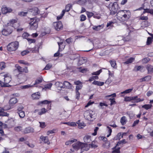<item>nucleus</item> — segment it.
Listing matches in <instances>:
<instances>
[{
	"label": "nucleus",
	"instance_id": "20e7f679",
	"mask_svg": "<svg viewBox=\"0 0 153 153\" xmlns=\"http://www.w3.org/2000/svg\"><path fill=\"white\" fill-rule=\"evenodd\" d=\"M19 45V43L17 41L11 42L7 45V50L10 52L15 51L17 49Z\"/></svg>",
	"mask_w": 153,
	"mask_h": 153
},
{
	"label": "nucleus",
	"instance_id": "0eeeda50",
	"mask_svg": "<svg viewBox=\"0 0 153 153\" xmlns=\"http://www.w3.org/2000/svg\"><path fill=\"white\" fill-rule=\"evenodd\" d=\"M17 22V19H11L7 23V25L10 28L13 27L16 28L18 26V24Z\"/></svg>",
	"mask_w": 153,
	"mask_h": 153
},
{
	"label": "nucleus",
	"instance_id": "72a5a7b5",
	"mask_svg": "<svg viewBox=\"0 0 153 153\" xmlns=\"http://www.w3.org/2000/svg\"><path fill=\"white\" fill-rule=\"evenodd\" d=\"M114 22L112 21H110L107 23L106 27H108V29H111L113 27V24Z\"/></svg>",
	"mask_w": 153,
	"mask_h": 153
},
{
	"label": "nucleus",
	"instance_id": "aec40b11",
	"mask_svg": "<svg viewBox=\"0 0 153 153\" xmlns=\"http://www.w3.org/2000/svg\"><path fill=\"white\" fill-rule=\"evenodd\" d=\"M17 102V100L15 97L11 98L9 100V102L10 105H13Z\"/></svg>",
	"mask_w": 153,
	"mask_h": 153
},
{
	"label": "nucleus",
	"instance_id": "f03ea898",
	"mask_svg": "<svg viewBox=\"0 0 153 153\" xmlns=\"http://www.w3.org/2000/svg\"><path fill=\"white\" fill-rule=\"evenodd\" d=\"M117 16V19L120 21H125L130 18L131 13L129 10H121L118 12Z\"/></svg>",
	"mask_w": 153,
	"mask_h": 153
},
{
	"label": "nucleus",
	"instance_id": "f8f14e48",
	"mask_svg": "<svg viewBox=\"0 0 153 153\" xmlns=\"http://www.w3.org/2000/svg\"><path fill=\"white\" fill-rule=\"evenodd\" d=\"M33 132V129L30 127L26 128L23 131V132L25 134L32 133Z\"/></svg>",
	"mask_w": 153,
	"mask_h": 153
},
{
	"label": "nucleus",
	"instance_id": "423d86ee",
	"mask_svg": "<svg viewBox=\"0 0 153 153\" xmlns=\"http://www.w3.org/2000/svg\"><path fill=\"white\" fill-rule=\"evenodd\" d=\"M82 143L78 142L72 145L73 149H70L68 153H75V151H77L79 149H81V146Z\"/></svg>",
	"mask_w": 153,
	"mask_h": 153
},
{
	"label": "nucleus",
	"instance_id": "7c9ffc66",
	"mask_svg": "<svg viewBox=\"0 0 153 153\" xmlns=\"http://www.w3.org/2000/svg\"><path fill=\"white\" fill-rule=\"evenodd\" d=\"M135 59V58L133 57H131L128 59V60L125 62H124V63L125 64H127L129 63H131L133 62Z\"/></svg>",
	"mask_w": 153,
	"mask_h": 153
},
{
	"label": "nucleus",
	"instance_id": "e433bc0d",
	"mask_svg": "<svg viewBox=\"0 0 153 153\" xmlns=\"http://www.w3.org/2000/svg\"><path fill=\"white\" fill-rule=\"evenodd\" d=\"M86 0H79L76 1L77 4L80 5H83L86 2Z\"/></svg>",
	"mask_w": 153,
	"mask_h": 153
},
{
	"label": "nucleus",
	"instance_id": "f257e3e1",
	"mask_svg": "<svg viewBox=\"0 0 153 153\" xmlns=\"http://www.w3.org/2000/svg\"><path fill=\"white\" fill-rule=\"evenodd\" d=\"M0 85L2 87H8V83L11 80L10 74L8 73L0 74Z\"/></svg>",
	"mask_w": 153,
	"mask_h": 153
},
{
	"label": "nucleus",
	"instance_id": "9b49d317",
	"mask_svg": "<svg viewBox=\"0 0 153 153\" xmlns=\"http://www.w3.org/2000/svg\"><path fill=\"white\" fill-rule=\"evenodd\" d=\"M12 9L9 7H3L2 8L1 11L3 14H6L7 13L10 12L12 11Z\"/></svg>",
	"mask_w": 153,
	"mask_h": 153
},
{
	"label": "nucleus",
	"instance_id": "5fc2aeb1",
	"mask_svg": "<svg viewBox=\"0 0 153 153\" xmlns=\"http://www.w3.org/2000/svg\"><path fill=\"white\" fill-rule=\"evenodd\" d=\"M98 79V77L97 76H92L91 77L88 81L90 82L92 81L94 79Z\"/></svg>",
	"mask_w": 153,
	"mask_h": 153
},
{
	"label": "nucleus",
	"instance_id": "4d7b16f0",
	"mask_svg": "<svg viewBox=\"0 0 153 153\" xmlns=\"http://www.w3.org/2000/svg\"><path fill=\"white\" fill-rule=\"evenodd\" d=\"M27 12L22 11L19 12V15L20 16H26Z\"/></svg>",
	"mask_w": 153,
	"mask_h": 153
},
{
	"label": "nucleus",
	"instance_id": "4468645a",
	"mask_svg": "<svg viewBox=\"0 0 153 153\" xmlns=\"http://www.w3.org/2000/svg\"><path fill=\"white\" fill-rule=\"evenodd\" d=\"M55 85L56 87L57 88L59 89H61L62 88H64L63 87V84L62 82H57L55 83Z\"/></svg>",
	"mask_w": 153,
	"mask_h": 153
},
{
	"label": "nucleus",
	"instance_id": "603ef678",
	"mask_svg": "<svg viewBox=\"0 0 153 153\" xmlns=\"http://www.w3.org/2000/svg\"><path fill=\"white\" fill-rule=\"evenodd\" d=\"M52 65L51 64H48L44 68V69L45 70H49L52 67Z\"/></svg>",
	"mask_w": 153,
	"mask_h": 153
},
{
	"label": "nucleus",
	"instance_id": "bb28decb",
	"mask_svg": "<svg viewBox=\"0 0 153 153\" xmlns=\"http://www.w3.org/2000/svg\"><path fill=\"white\" fill-rule=\"evenodd\" d=\"M136 97H125L124 100L125 101H130L131 100H134L135 99Z\"/></svg>",
	"mask_w": 153,
	"mask_h": 153
},
{
	"label": "nucleus",
	"instance_id": "393cba45",
	"mask_svg": "<svg viewBox=\"0 0 153 153\" xmlns=\"http://www.w3.org/2000/svg\"><path fill=\"white\" fill-rule=\"evenodd\" d=\"M92 84L99 86H102L104 85V82H102L94 81L92 82Z\"/></svg>",
	"mask_w": 153,
	"mask_h": 153
},
{
	"label": "nucleus",
	"instance_id": "9d476101",
	"mask_svg": "<svg viewBox=\"0 0 153 153\" xmlns=\"http://www.w3.org/2000/svg\"><path fill=\"white\" fill-rule=\"evenodd\" d=\"M81 152L84 151H88L90 148V146L89 144L82 143V145H81Z\"/></svg>",
	"mask_w": 153,
	"mask_h": 153
},
{
	"label": "nucleus",
	"instance_id": "a19ab883",
	"mask_svg": "<svg viewBox=\"0 0 153 153\" xmlns=\"http://www.w3.org/2000/svg\"><path fill=\"white\" fill-rule=\"evenodd\" d=\"M65 13V10H63L62 12L60 14V15L58 16L57 17V20H59L61 19L63 16L64 15Z\"/></svg>",
	"mask_w": 153,
	"mask_h": 153
},
{
	"label": "nucleus",
	"instance_id": "7ed1b4c3",
	"mask_svg": "<svg viewBox=\"0 0 153 153\" xmlns=\"http://www.w3.org/2000/svg\"><path fill=\"white\" fill-rule=\"evenodd\" d=\"M85 118L87 120L92 121L96 118V115L95 112L91 110L85 111L84 114Z\"/></svg>",
	"mask_w": 153,
	"mask_h": 153
},
{
	"label": "nucleus",
	"instance_id": "2eb2a0df",
	"mask_svg": "<svg viewBox=\"0 0 153 153\" xmlns=\"http://www.w3.org/2000/svg\"><path fill=\"white\" fill-rule=\"evenodd\" d=\"M84 141L85 143H89L91 141V137L88 135H85L83 138Z\"/></svg>",
	"mask_w": 153,
	"mask_h": 153
},
{
	"label": "nucleus",
	"instance_id": "f3484780",
	"mask_svg": "<svg viewBox=\"0 0 153 153\" xmlns=\"http://www.w3.org/2000/svg\"><path fill=\"white\" fill-rule=\"evenodd\" d=\"M90 146V147L93 149L96 148L98 146V143L97 141H93L91 144H89Z\"/></svg>",
	"mask_w": 153,
	"mask_h": 153
},
{
	"label": "nucleus",
	"instance_id": "bf43d9fd",
	"mask_svg": "<svg viewBox=\"0 0 153 153\" xmlns=\"http://www.w3.org/2000/svg\"><path fill=\"white\" fill-rule=\"evenodd\" d=\"M86 14L88 16V17L89 18L91 17L94 15L93 13L92 12H90L88 11L86 12Z\"/></svg>",
	"mask_w": 153,
	"mask_h": 153
},
{
	"label": "nucleus",
	"instance_id": "c756f323",
	"mask_svg": "<svg viewBox=\"0 0 153 153\" xmlns=\"http://www.w3.org/2000/svg\"><path fill=\"white\" fill-rule=\"evenodd\" d=\"M52 85V84L51 83H49L46 84L45 85V87L44 88H43L42 90H46V89H50L51 88Z\"/></svg>",
	"mask_w": 153,
	"mask_h": 153
},
{
	"label": "nucleus",
	"instance_id": "b1692460",
	"mask_svg": "<svg viewBox=\"0 0 153 153\" xmlns=\"http://www.w3.org/2000/svg\"><path fill=\"white\" fill-rule=\"evenodd\" d=\"M144 68L143 66H136L135 67L134 70L136 71H140L143 72L144 71Z\"/></svg>",
	"mask_w": 153,
	"mask_h": 153
},
{
	"label": "nucleus",
	"instance_id": "c9c22d12",
	"mask_svg": "<svg viewBox=\"0 0 153 153\" xmlns=\"http://www.w3.org/2000/svg\"><path fill=\"white\" fill-rule=\"evenodd\" d=\"M47 111V110L45 108H42L38 113V115H41L45 113Z\"/></svg>",
	"mask_w": 153,
	"mask_h": 153
},
{
	"label": "nucleus",
	"instance_id": "dca6fc26",
	"mask_svg": "<svg viewBox=\"0 0 153 153\" xmlns=\"http://www.w3.org/2000/svg\"><path fill=\"white\" fill-rule=\"evenodd\" d=\"M32 97L33 99H38L40 97V93L39 92L33 93L32 95Z\"/></svg>",
	"mask_w": 153,
	"mask_h": 153
},
{
	"label": "nucleus",
	"instance_id": "8fccbe9b",
	"mask_svg": "<svg viewBox=\"0 0 153 153\" xmlns=\"http://www.w3.org/2000/svg\"><path fill=\"white\" fill-rule=\"evenodd\" d=\"M18 114H19L20 117L21 118H24L25 116V112L23 111L18 112Z\"/></svg>",
	"mask_w": 153,
	"mask_h": 153
},
{
	"label": "nucleus",
	"instance_id": "79ce46f5",
	"mask_svg": "<svg viewBox=\"0 0 153 153\" xmlns=\"http://www.w3.org/2000/svg\"><path fill=\"white\" fill-rule=\"evenodd\" d=\"M107 130L108 132L109 133V134L107 135V137H108L110 135H111V132H112V129L111 128L109 127L108 126H107Z\"/></svg>",
	"mask_w": 153,
	"mask_h": 153
},
{
	"label": "nucleus",
	"instance_id": "5701e85b",
	"mask_svg": "<svg viewBox=\"0 0 153 153\" xmlns=\"http://www.w3.org/2000/svg\"><path fill=\"white\" fill-rule=\"evenodd\" d=\"M4 109L0 107V116H8L9 114L4 112Z\"/></svg>",
	"mask_w": 153,
	"mask_h": 153
},
{
	"label": "nucleus",
	"instance_id": "39448f33",
	"mask_svg": "<svg viewBox=\"0 0 153 153\" xmlns=\"http://www.w3.org/2000/svg\"><path fill=\"white\" fill-rule=\"evenodd\" d=\"M39 19L36 18H31L29 22V26L31 29L33 30H36L38 27V22Z\"/></svg>",
	"mask_w": 153,
	"mask_h": 153
},
{
	"label": "nucleus",
	"instance_id": "680f3d73",
	"mask_svg": "<svg viewBox=\"0 0 153 153\" xmlns=\"http://www.w3.org/2000/svg\"><path fill=\"white\" fill-rule=\"evenodd\" d=\"M28 36L29 34L27 33H24L22 35V37L24 39H27Z\"/></svg>",
	"mask_w": 153,
	"mask_h": 153
},
{
	"label": "nucleus",
	"instance_id": "49530a36",
	"mask_svg": "<svg viewBox=\"0 0 153 153\" xmlns=\"http://www.w3.org/2000/svg\"><path fill=\"white\" fill-rule=\"evenodd\" d=\"M30 53V51L28 50L23 51L21 53V54L22 56H24Z\"/></svg>",
	"mask_w": 153,
	"mask_h": 153
},
{
	"label": "nucleus",
	"instance_id": "6e6d98bb",
	"mask_svg": "<svg viewBox=\"0 0 153 153\" xmlns=\"http://www.w3.org/2000/svg\"><path fill=\"white\" fill-rule=\"evenodd\" d=\"M121 133H118L117 136L114 137V140H120L121 139Z\"/></svg>",
	"mask_w": 153,
	"mask_h": 153
},
{
	"label": "nucleus",
	"instance_id": "a18cd8bd",
	"mask_svg": "<svg viewBox=\"0 0 153 153\" xmlns=\"http://www.w3.org/2000/svg\"><path fill=\"white\" fill-rule=\"evenodd\" d=\"M133 88H131L128 89L126 90L125 91L121 92L120 94H128L131 92L133 90Z\"/></svg>",
	"mask_w": 153,
	"mask_h": 153
},
{
	"label": "nucleus",
	"instance_id": "f704fd0d",
	"mask_svg": "<svg viewBox=\"0 0 153 153\" xmlns=\"http://www.w3.org/2000/svg\"><path fill=\"white\" fill-rule=\"evenodd\" d=\"M110 62L111 64V66L113 68H116L117 67L116 61L114 60H112L110 61Z\"/></svg>",
	"mask_w": 153,
	"mask_h": 153
},
{
	"label": "nucleus",
	"instance_id": "09e8293b",
	"mask_svg": "<svg viewBox=\"0 0 153 153\" xmlns=\"http://www.w3.org/2000/svg\"><path fill=\"white\" fill-rule=\"evenodd\" d=\"M152 41V38L151 37H148L147 38L146 44L149 45L150 44Z\"/></svg>",
	"mask_w": 153,
	"mask_h": 153
},
{
	"label": "nucleus",
	"instance_id": "774afa93",
	"mask_svg": "<svg viewBox=\"0 0 153 153\" xmlns=\"http://www.w3.org/2000/svg\"><path fill=\"white\" fill-rule=\"evenodd\" d=\"M146 11L147 13H150L151 14H153V10L150 9H147Z\"/></svg>",
	"mask_w": 153,
	"mask_h": 153
},
{
	"label": "nucleus",
	"instance_id": "1a4fd4ad",
	"mask_svg": "<svg viewBox=\"0 0 153 153\" xmlns=\"http://www.w3.org/2000/svg\"><path fill=\"white\" fill-rule=\"evenodd\" d=\"M53 25L55 30L57 31L60 30L63 28V25L61 21L54 22Z\"/></svg>",
	"mask_w": 153,
	"mask_h": 153
},
{
	"label": "nucleus",
	"instance_id": "a211bd4d",
	"mask_svg": "<svg viewBox=\"0 0 153 153\" xmlns=\"http://www.w3.org/2000/svg\"><path fill=\"white\" fill-rule=\"evenodd\" d=\"M76 123L78 124V127L80 129L83 128L85 126V125L84 122H82L80 123V120H79Z\"/></svg>",
	"mask_w": 153,
	"mask_h": 153
},
{
	"label": "nucleus",
	"instance_id": "4be33fe9",
	"mask_svg": "<svg viewBox=\"0 0 153 153\" xmlns=\"http://www.w3.org/2000/svg\"><path fill=\"white\" fill-rule=\"evenodd\" d=\"M146 68L149 74H152L153 72V67L152 66L148 65H147Z\"/></svg>",
	"mask_w": 153,
	"mask_h": 153
},
{
	"label": "nucleus",
	"instance_id": "338daca9",
	"mask_svg": "<svg viewBox=\"0 0 153 153\" xmlns=\"http://www.w3.org/2000/svg\"><path fill=\"white\" fill-rule=\"evenodd\" d=\"M140 19L142 20H147L148 19V17L147 16H144L141 15L140 17Z\"/></svg>",
	"mask_w": 153,
	"mask_h": 153
},
{
	"label": "nucleus",
	"instance_id": "4c0bfd02",
	"mask_svg": "<svg viewBox=\"0 0 153 153\" xmlns=\"http://www.w3.org/2000/svg\"><path fill=\"white\" fill-rule=\"evenodd\" d=\"M152 105L151 104H145L142 106V107L145 108L146 110L151 108Z\"/></svg>",
	"mask_w": 153,
	"mask_h": 153
},
{
	"label": "nucleus",
	"instance_id": "37998d69",
	"mask_svg": "<svg viewBox=\"0 0 153 153\" xmlns=\"http://www.w3.org/2000/svg\"><path fill=\"white\" fill-rule=\"evenodd\" d=\"M42 82V79L41 78H39L36 80L35 83L33 85L34 87V86H35L41 82Z\"/></svg>",
	"mask_w": 153,
	"mask_h": 153
},
{
	"label": "nucleus",
	"instance_id": "de8ad7c7",
	"mask_svg": "<svg viewBox=\"0 0 153 153\" xmlns=\"http://www.w3.org/2000/svg\"><path fill=\"white\" fill-rule=\"evenodd\" d=\"M15 67L17 68L18 70L20 72H22L23 68L19 66L18 64L15 65Z\"/></svg>",
	"mask_w": 153,
	"mask_h": 153
},
{
	"label": "nucleus",
	"instance_id": "e2e57ef3",
	"mask_svg": "<svg viewBox=\"0 0 153 153\" xmlns=\"http://www.w3.org/2000/svg\"><path fill=\"white\" fill-rule=\"evenodd\" d=\"M80 17L81 18L80 20L81 21H84L86 19V17L84 15H83V14L81 15L80 16Z\"/></svg>",
	"mask_w": 153,
	"mask_h": 153
},
{
	"label": "nucleus",
	"instance_id": "c03bdc74",
	"mask_svg": "<svg viewBox=\"0 0 153 153\" xmlns=\"http://www.w3.org/2000/svg\"><path fill=\"white\" fill-rule=\"evenodd\" d=\"M18 62L20 64H22L26 65L29 66L30 65V64L29 63L27 62L24 61V60H19L18 61Z\"/></svg>",
	"mask_w": 153,
	"mask_h": 153
},
{
	"label": "nucleus",
	"instance_id": "a878e982",
	"mask_svg": "<svg viewBox=\"0 0 153 153\" xmlns=\"http://www.w3.org/2000/svg\"><path fill=\"white\" fill-rule=\"evenodd\" d=\"M63 84V86H64L67 88L69 89L71 88L72 87V85L68 81H65Z\"/></svg>",
	"mask_w": 153,
	"mask_h": 153
},
{
	"label": "nucleus",
	"instance_id": "2f4dec72",
	"mask_svg": "<svg viewBox=\"0 0 153 153\" xmlns=\"http://www.w3.org/2000/svg\"><path fill=\"white\" fill-rule=\"evenodd\" d=\"M33 87V85L28 84L26 85L22 86L20 88L22 89H26L30 88Z\"/></svg>",
	"mask_w": 153,
	"mask_h": 153
},
{
	"label": "nucleus",
	"instance_id": "cd10ccee",
	"mask_svg": "<svg viewBox=\"0 0 153 153\" xmlns=\"http://www.w3.org/2000/svg\"><path fill=\"white\" fill-rule=\"evenodd\" d=\"M127 120L125 116L122 117L120 120V122L122 125H124L126 123Z\"/></svg>",
	"mask_w": 153,
	"mask_h": 153
},
{
	"label": "nucleus",
	"instance_id": "6ab92c4d",
	"mask_svg": "<svg viewBox=\"0 0 153 153\" xmlns=\"http://www.w3.org/2000/svg\"><path fill=\"white\" fill-rule=\"evenodd\" d=\"M39 10L36 7H34L32 9H30V11L32 13L33 15H36L38 13Z\"/></svg>",
	"mask_w": 153,
	"mask_h": 153
},
{
	"label": "nucleus",
	"instance_id": "ddd939ff",
	"mask_svg": "<svg viewBox=\"0 0 153 153\" xmlns=\"http://www.w3.org/2000/svg\"><path fill=\"white\" fill-rule=\"evenodd\" d=\"M104 27V25L103 24L98 25L97 26H94L92 27V29L93 30L96 31H99L101 29L103 28Z\"/></svg>",
	"mask_w": 153,
	"mask_h": 153
},
{
	"label": "nucleus",
	"instance_id": "69168bd1",
	"mask_svg": "<svg viewBox=\"0 0 153 153\" xmlns=\"http://www.w3.org/2000/svg\"><path fill=\"white\" fill-rule=\"evenodd\" d=\"M98 129L99 128L98 127H96L95 129H94V132L92 133V135L93 136L96 135L97 134V131Z\"/></svg>",
	"mask_w": 153,
	"mask_h": 153
},
{
	"label": "nucleus",
	"instance_id": "c85d7f7f",
	"mask_svg": "<svg viewBox=\"0 0 153 153\" xmlns=\"http://www.w3.org/2000/svg\"><path fill=\"white\" fill-rule=\"evenodd\" d=\"M86 59L85 58L82 57L80 58L78 61V63L80 65L85 63L86 62Z\"/></svg>",
	"mask_w": 153,
	"mask_h": 153
},
{
	"label": "nucleus",
	"instance_id": "0e129e2a",
	"mask_svg": "<svg viewBox=\"0 0 153 153\" xmlns=\"http://www.w3.org/2000/svg\"><path fill=\"white\" fill-rule=\"evenodd\" d=\"M82 85H76V91H78L79 90L81 89L82 88Z\"/></svg>",
	"mask_w": 153,
	"mask_h": 153
},
{
	"label": "nucleus",
	"instance_id": "6e6552de",
	"mask_svg": "<svg viewBox=\"0 0 153 153\" xmlns=\"http://www.w3.org/2000/svg\"><path fill=\"white\" fill-rule=\"evenodd\" d=\"M12 32V29L7 25V27L2 30L1 33L3 35L7 36L11 34Z\"/></svg>",
	"mask_w": 153,
	"mask_h": 153
},
{
	"label": "nucleus",
	"instance_id": "412c9836",
	"mask_svg": "<svg viewBox=\"0 0 153 153\" xmlns=\"http://www.w3.org/2000/svg\"><path fill=\"white\" fill-rule=\"evenodd\" d=\"M40 139L45 143L48 144L49 143V140L47 137H44L42 136L40 137Z\"/></svg>",
	"mask_w": 153,
	"mask_h": 153
},
{
	"label": "nucleus",
	"instance_id": "864d4df0",
	"mask_svg": "<svg viewBox=\"0 0 153 153\" xmlns=\"http://www.w3.org/2000/svg\"><path fill=\"white\" fill-rule=\"evenodd\" d=\"M14 130L16 131H19L22 130V127L21 126H18L15 127Z\"/></svg>",
	"mask_w": 153,
	"mask_h": 153
},
{
	"label": "nucleus",
	"instance_id": "3c124183",
	"mask_svg": "<svg viewBox=\"0 0 153 153\" xmlns=\"http://www.w3.org/2000/svg\"><path fill=\"white\" fill-rule=\"evenodd\" d=\"M113 149L114 150L112 151V153H120V148L119 147L116 149L114 148Z\"/></svg>",
	"mask_w": 153,
	"mask_h": 153
},
{
	"label": "nucleus",
	"instance_id": "58836bf2",
	"mask_svg": "<svg viewBox=\"0 0 153 153\" xmlns=\"http://www.w3.org/2000/svg\"><path fill=\"white\" fill-rule=\"evenodd\" d=\"M72 7V5L71 4H68L66 6L65 10V11L68 12L70 9L71 7Z\"/></svg>",
	"mask_w": 153,
	"mask_h": 153
},
{
	"label": "nucleus",
	"instance_id": "13d9d810",
	"mask_svg": "<svg viewBox=\"0 0 153 153\" xmlns=\"http://www.w3.org/2000/svg\"><path fill=\"white\" fill-rule=\"evenodd\" d=\"M0 67L1 70H3L6 67L5 63L4 62H2L0 63Z\"/></svg>",
	"mask_w": 153,
	"mask_h": 153
},
{
	"label": "nucleus",
	"instance_id": "ea45409f",
	"mask_svg": "<svg viewBox=\"0 0 153 153\" xmlns=\"http://www.w3.org/2000/svg\"><path fill=\"white\" fill-rule=\"evenodd\" d=\"M76 140L74 139L73 140H71L67 141L65 143V145H68L72 143H73L75 142L76 141Z\"/></svg>",
	"mask_w": 153,
	"mask_h": 153
},
{
	"label": "nucleus",
	"instance_id": "052dcab7",
	"mask_svg": "<svg viewBox=\"0 0 153 153\" xmlns=\"http://www.w3.org/2000/svg\"><path fill=\"white\" fill-rule=\"evenodd\" d=\"M102 72V70L100 69L99 71L94 72L92 73V75H99Z\"/></svg>",
	"mask_w": 153,
	"mask_h": 153
},
{
	"label": "nucleus",
	"instance_id": "473e14b6",
	"mask_svg": "<svg viewBox=\"0 0 153 153\" xmlns=\"http://www.w3.org/2000/svg\"><path fill=\"white\" fill-rule=\"evenodd\" d=\"M134 97H136L135 99L134 100V102L135 103H138L140 102L143 101L144 100V98H138V96H134Z\"/></svg>",
	"mask_w": 153,
	"mask_h": 153
}]
</instances>
